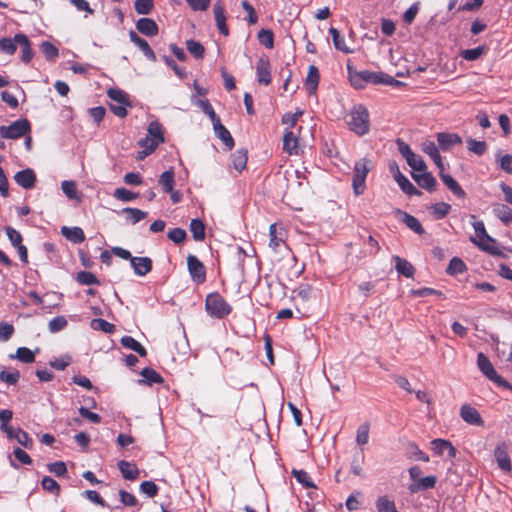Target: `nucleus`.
Listing matches in <instances>:
<instances>
[{
    "label": "nucleus",
    "mask_w": 512,
    "mask_h": 512,
    "mask_svg": "<svg viewBox=\"0 0 512 512\" xmlns=\"http://www.w3.org/2000/svg\"><path fill=\"white\" fill-rule=\"evenodd\" d=\"M346 123L356 135H366L370 130V117L367 108L362 104L354 105L348 114Z\"/></svg>",
    "instance_id": "1"
},
{
    "label": "nucleus",
    "mask_w": 512,
    "mask_h": 512,
    "mask_svg": "<svg viewBox=\"0 0 512 512\" xmlns=\"http://www.w3.org/2000/svg\"><path fill=\"white\" fill-rule=\"evenodd\" d=\"M472 226L475 231V236L470 238V241L475 244L480 250L492 255V256H498V257H504L503 252L498 246L494 245H484V240L490 241L493 244H496V239L491 237L486 229L484 222L481 220L475 221L472 223Z\"/></svg>",
    "instance_id": "2"
},
{
    "label": "nucleus",
    "mask_w": 512,
    "mask_h": 512,
    "mask_svg": "<svg viewBox=\"0 0 512 512\" xmlns=\"http://www.w3.org/2000/svg\"><path fill=\"white\" fill-rule=\"evenodd\" d=\"M205 309L208 315L216 319H223L232 311L231 306L218 292L207 295Z\"/></svg>",
    "instance_id": "3"
},
{
    "label": "nucleus",
    "mask_w": 512,
    "mask_h": 512,
    "mask_svg": "<svg viewBox=\"0 0 512 512\" xmlns=\"http://www.w3.org/2000/svg\"><path fill=\"white\" fill-rule=\"evenodd\" d=\"M160 142V124L157 121H153L148 126V135L147 137L140 139L138 144L143 148L142 151L138 153L137 159L142 160L147 155H149L154 149L157 147Z\"/></svg>",
    "instance_id": "4"
},
{
    "label": "nucleus",
    "mask_w": 512,
    "mask_h": 512,
    "mask_svg": "<svg viewBox=\"0 0 512 512\" xmlns=\"http://www.w3.org/2000/svg\"><path fill=\"white\" fill-rule=\"evenodd\" d=\"M477 365L479 370L498 386L512 390V384L497 374L489 358L482 352L477 355Z\"/></svg>",
    "instance_id": "5"
},
{
    "label": "nucleus",
    "mask_w": 512,
    "mask_h": 512,
    "mask_svg": "<svg viewBox=\"0 0 512 512\" xmlns=\"http://www.w3.org/2000/svg\"><path fill=\"white\" fill-rule=\"evenodd\" d=\"M370 163V160L366 158H362L355 162L354 168H353V178H352V187L354 194L356 196H359L364 193V190L366 188V177L370 170L368 164Z\"/></svg>",
    "instance_id": "6"
},
{
    "label": "nucleus",
    "mask_w": 512,
    "mask_h": 512,
    "mask_svg": "<svg viewBox=\"0 0 512 512\" xmlns=\"http://www.w3.org/2000/svg\"><path fill=\"white\" fill-rule=\"evenodd\" d=\"M396 145L399 153L406 160L407 164L412 168V172L419 173L424 172V170L427 169L424 160L420 156L416 155L406 142L398 138L396 140Z\"/></svg>",
    "instance_id": "7"
},
{
    "label": "nucleus",
    "mask_w": 512,
    "mask_h": 512,
    "mask_svg": "<svg viewBox=\"0 0 512 512\" xmlns=\"http://www.w3.org/2000/svg\"><path fill=\"white\" fill-rule=\"evenodd\" d=\"M348 78L355 89H363L367 83L375 84L377 81V72L369 70H356L352 65L347 64Z\"/></svg>",
    "instance_id": "8"
},
{
    "label": "nucleus",
    "mask_w": 512,
    "mask_h": 512,
    "mask_svg": "<svg viewBox=\"0 0 512 512\" xmlns=\"http://www.w3.org/2000/svg\"><path fill=\"white\" fill-rule=\"evenodd\" d=\"M30 131L27 119H19L8 126H0V136L5 139H18Z\"/></svg>",
    "instance_id": "9"
},
{
    "label": "nucleus",
    "mask_w": 512,
    "mask_h": 512,
    "mask_svg": "<svg viewBox=\"0 0 512 512\" xmlns=\"http://www.w3.org/2000/svg\"><path fill=\"white\" fill-rule=\"evenodd\" d=\"M187 267L189 274L191 276V279L197 283L201 284L204 283L206 280V268L204 264L195 256V255H188L187 257Z\"/></svg>",
    "instance_id": "10"
},
{
    "label": "nucleus",
    "mask_w": 512,
    "mask_h": 512,
    "mask_svg": "<svg viewBox=\"0 0 512 512\" xmlns=\"http://www.w3.org/2000/svg\"><path fill=\"white\" fill-rule=\"evenodd\" d=\"M174 172L172 169L162 172V190L169 193L173 203H178L182 199V194L173 189Z\"/></svg>",
    "instance_id": "11"
},
{
    "label": "nucleus",
    "mask_w": 512,
    "mask_h": 512,
    "mask_svg": "<svg viewBox=\"0 0 512 512\" xmlns=\"http://www.w3.org/2000/svg\"><path fill=\"white\" fill-rule=\"evenodd\" d=\"M460 416L466 423L474 426H483L484 421L476 408L469 404H463L460 408Z\"/></svg>",
    "instance_id": "12"
},
{
    "label": "nucleus",
    "mask_w": 512,
    "mask_h": 512,
    "mask_svg": "<svg viewBox=\"0 0 512 512\" xmlns=\"http://www.w3.org/2000/svg\"><path fill=\"white\" fill-rule=\"evenodd\" d=\"M257 81L265 86L271 83V67L267 57H260L256 63Z\"/></svg>",
    "instance_id": "13"
},
{
    "label": "nucleus",
    "mask_w": 512,
    "mask_h": 512,
    "mask_svg": "<svg viewBox=\"0 0 512 512\" xmlns=\"http://www.w3.org/2000/svg\"><path fill=\"white\" fill-rule=\"evenodd\" d=\"M411 176L421 188L428 192L435 191L437 181L430 172H427L426 170L419 173L411 172Z\"/></svg>",
    "instance_id": "14"
},
{
    "label": "nucleus",
    "mask_w": 512,
    "mask_h": 512,
    "mask_svg": "<svg viewBox=\"0 0 512 512\" xmlns=\"http://www.w3.org/2000/svg\"><path fill=\"white\" fill-rule=\"evenodd\" d=\"M396 216L401 222H403L408 228H410L416 234L422 235L425 231L420 221L413 215L397 209L395 211Z\"/></svg>",
    "instance_id": "15"
},
{
    "label": "nucleus",
    "mask_w": 512,
    "mask_h": 512,
    "mask_svg": "<svg viewBox=\"0 0 512 512\" xmlns=\"http://www.w3.org/2000/svg\"><path fill=\"white\" fill-rule=\"evenodd\" d=\"M436 137L438 145L443 151H449L455 145L462 143V138L456 133L440 132Z\"/></svg>",
    "instance_id": "16"
},
{
    "label": "nucleus",
    "mask_w": 512,
    "mask_h": 512,
    "mask_svg": "<svg viewBox=\"0 0 512 512\" xmlns=\"http://www.w3.org/2000/svg\"><path fill=\"white\" fill-rule=\"evenodd\" d=\"M213 13L216 22V26L221 34L224 36L229 35V29L226 24L225 8L221 1H217L213 5Z\"/></svg>",
    "instance_id": "17"
},
{
    "label": "nucleus",
    "mask_w": 512,
    "mask_h": 512,
    "mask_svg": "<svg viewBox=\"0 0 512 512\" xmlns=\"http://www.w3.org/2000/svg\"><path fill=\"white\" fill-rule=\"evenodd\" d=\"M14 181L24 189H31L36 182L35 172L31 168H26L14 175Z\"/></svg>",
    "instance_id": "18"
},
{
    "label": "nucleus",
    "mask_w": 512,
    "mask_h": 512,
    "mask_svg": "<svg viewBox=\"0 0 512 512\" xmlns=\"http://www.w3.org/2000/svg\"><path fill=\"white\" fill-rule=\"evenodd\" d=\"M431 449L436 455H443L447 452L448 456L454 458L456 456V449L450 441L437 438L431 441Z\"/></svg>",
    "instance_id": "19"
},
{
    "label": "nucleus",
    "mask_w": 512,
    "mask_h": 512,
    "mask_svg": "<svg viewBox=\"0 0 512 512\" xmlns=\"http://www.w3.org/2000/svg\"><path fill=\"white\" fill-rule=\"evenodd\" d=\"M422 150L433 160L439 171L445 170L443 159L439 153V149L433 141L424 142L422 144Z\"/></svg>",
    "instance_id": "20"
},
{
    "label": "nucleus",
    "mask_w": 512,
    "mask_h": 512,
    "mask_svg": "<svg viewBox=\"0 0 512 512\" xmlns=\"http://www.w3.org/2000/svg\"><path fill=\"white\" fill-rule=\"evenodd\" d=\"M212 124L215 135L223 142L228 150H231L235 143L228 129L221 123L220 119Z\"/></svg>",
    "instance_id": "21"
},
{
    "label": "nucleus",
    "mask_w": 512,
    "mask_h": 512,
    "mask_svg": "<svg viewBox=\"0 0 512 512\" xmlns=\"http://www.w3.org/2000/svg\"><path fill=\"white\" fill-rule=\"evenodd\" d=\"M439 176L446 187L458 198L465 199L467 194L463 190V188L459 185V183L450 175L444 173V171H439Z\"/></svg>",
    "instance_id": "22"
},
{
    "label": "nucleus",
    "mask_w": 512,
    "mask_h": 512,
    "mask_svg": "<svg viewBox=\"0 0 512 512\" xmlns=\"http://www.w3.org/2000/svg\"><path fill=\"white\" fill-rule=\"evenodd\" d=\"M320 80L319 70L316 66L310 65L308 74L305 81V87L310 95L316 94L318 84Z\"/></svg>",
    "instance_id": "23"
},
{
    "label": "nucleus",
    "mask_w": 512,
    "mask_h": 512,
    "mask_svg": "<svg viewBox=\"0 0 512 512\" xmlns=\"http://www.w3.org/2000/svg\"><path fill=\"white\" fill-rule=\"evenodd\" d=\"M129 38L131 42H133L135 45L139 47V49L143 52V54L150 60L156 61V55L153 52V50L150 48L148 42L141 37L138 36V34L131 30L129 32Z\"/></svg>",
    "instance_id": "24"
},
{
    "label": "nucleus",
    "mask_w": 512,
    "mask_h": 512,
    "mask_svg": "<svg viewBox=\"0 0 512 512\" xmlns=\"http://www.w3.org/2000/svg\"><path fill=\"white\" fill-rule=\"evenodd\" d=\"M130 263L134 272L139 276L146 275L152 268L151 259L148 257H133Z\"/></svg>",
    "instance_id": "25"
},
{
    "label": "nucleus",
    "mask_w": 512,
    "mask_h": 512,
    "mask_svg": "<svg viewBox=\"0 0 512 512\" xmlns=\"http://www.w3.org/2000/svg\"><path fill=\"white\" fill-rule=\"evenodd\" d=\"M392 259L395 262V269L398 274L406 278H412L414 276L415 268L409 261L400 256H393Z\"/></svg>",
    "instance_id": "26"
},
{
    "label": "nucleus",
    "mask_w": 512,
    "mask_h": 512,
    "mask_svg": "<svg viewBox=\"0 0 512 512\" xmlns=\"http://www.w3.org/2000/svg\"><path fill=\"white\" fill-rule=\"evenodd\" d=\"M15 41L22 47V61L24 63H29L33 58V51L28 37L25 34L18 33L15 35Z\"/></svg>",
    "instance_id": "27"
},
{
    "label": "nucleus",
    "mask_w": 512,
    "mask_h": 512,
    "mask_svg": "<svg viewBox=\"0 0 512 512\" xmlns=\"http://www.w3.org/2000/svg\"><path fill=\"white\" fill-rule=\"evenodd\" d=\"M436 482H437L436 476H426V477L419 479L418 482L410 484L408 489L411 493H417L419 491H424V490L434 488L436 485Z\"/></svg>",
    "instance_id": "28"
},
{
    "label": "nucleus",
    "mask_w": 512,
    "mask_h": 512,
    "mask_svg": "<svg viewBox=\"0 0 512 512\" xmlns=\"http://www.w3.org/2000/svg\"><path fill=\"white\" fill-rule=\"evenodd\" d=\"M118 468L126 480H135L139 477V469L134 463L121 460L118 462Z\"/></svg>",
    "instance_id": "29"
},
{
    "label": "nucleus",
    "mask_w": 512,
    "mask_h": 512,
    "mask_svg": "<svg viewBox=\"0 0 512 512\" xmlns=\"http://www.w3.org/2000/svg\"><path fill=\"white\" fill-rule=\"evenodd\" d=\"M494 456L501 470L510 472L512 469L511 462L507 450L503 446H497L494 451Z\"/></svg>",
    "instance_id": "30"
},
{
    "label": "nucleus",
    "mask_w": 512,
    "mask_h": 512,
    "mask_svg": "<svg viewBox=\"0 0 512 512\" xmlns=\"http://www.w3.org/2000/svg\"><path fill=\"white\" fill-rule=\"evenodd\" d=\"M137 30L146 35V36H154L158 32V26L156 22L149 18H141L136 23Z\"/></svg>",
    "instance_id": "31"
},
{
    "label": "nucleus",
    "mask_w": 512,
    "mask_h": 512,
    "mask_svg": "<svg viewBox=\"0 0 512 512\" xmlns=\"http://www.w3.org/2000/svg\"><path fill=\"white\" fill-rule=\"evenodd\" d=\"M494 215L505 225L512 223V209L506 204L493 206Z\"/></svg>",
    "instance_id": "32"
},
{
    "label": "nucleus",
    "mask_w": 512,
    "mask_h": 512,
    "mask_svg": "<svg viewBox=\"0 0 512 512\" xmlns=\"http://www.w3.org/2000/svg\"><path fill=\"white\" fill-rule=\"evenodd\" d=\"M247 160H248V156H247V150L246 149L236 150L231 155L232 166L238 172H241V171H243L246 168Z\"/></svg>",
    "instance_id": "33"
},
{
    "label": "nucleus",
    "mask_w": 512,
    "mask_h": 512,
    "mask_svg": "<svg viewBox=\"0 0 512 512\" xmlns=\"http://www.w3.org/2000/svg\"><path fill=\"white\" fill-rule=\"evenodd\" d=\"M190 231L195 241L205 240L206 226L200 218H194L191 220Z\"/></svg>",
    "instance_id": "34"
},
{
    "label": "nucleus",
    "mask_w": 512,
    "mask_h": 512,
    "mask_svg": "<svg viewBox=\"0 0 512 512\" xmlns=\"http://www.w3.org/2000/svg\"><path fill=\"white\" fill-rule=\"evenodd\" d=\"M395 181L399 185L400 189L408 196L422 195V192L416 188L404 174L402 176L398 175V178L395 179Z\"/></svg>",
    "instance_id": "35"
},
{
    "label": "nucleus",
    "mask_w": 512,
    "mask_h": 512,
    "mask_svg": "<svg viewBox=\"0 0 512 512\" xmlns=\"http://www.w3.org/2000/svg\"><path fill=\"white\" fill-rule=\"evenodd\" d=\"M329 34L332 36L334 47L337 50L346 54L352 53V50L346 45L344 37L336 28L330 27Z\"/></svg>",
    "instance_id": "36"
},
{
    "label": "nucleus",
    "mask_w": 512,
    "mask_h": 512,
    "mask_svg": "<svg viewBox=\"0 0 512 512\" xmlns=\"http://www.w3.org/2000/svg\"><path fill=\"white\" fill-rule=\"evenodd\" d=\"M62 234L74 243H81L85 240L84 232L79 227H62Z\"/></svg>",
    "instance_id": "37"
},
{
    "label": "nucleus",
    "mask_w": 512,
    "mask_h": 512,
    "mask_svg": "<svg viewBox=\"0 0 512 512\" xmlns=\"http://www.w3.org/2000/svg\"><path fill=\"white\" fill-rule=\"evenodd\" d=\"M466 271L467 266L465 262L459 257H453L446 268V273L451 276L463 274Z\"/></svg>",
    "instance_id": "38"
},
{
    "label": "nucleus",
    "mask_w": 512,
    "mask_h": 512,
    "mask_svg": "<svg viewBox=\"0 0 512 512\" xmlns=\"http://www.w3.org/2000/svg\"><path fill=\"white\" fill-rule=\"evenodd\" d=\"M119 214L124 215L125 220L130 224H136L146 216L145 212L137 208H123Z\"/></svg>",
    "instance_id": "39"
},
{
    "label": "nucleus",
    "mask_w": 512,
    "mask_h": 512,
    "mask_svg": "<svg viewBox=\"0 0 512 512\" xmlns=\"http://www.w3.org/2000/svg\"><path fill=\"white\" fill-rule=\"evenodd\" d=\"M270 242L269 246L276 250L282 243H284L283 231H278L276 224H271L269 227Z\"/></svg>",
    "instance_id": "40"
},
{
    "label": "nucleus",
    "mask_w": 512,
    "mask_h": 512,
    "mask_svg": "<svg viewBox=\"0 0 512 512\" xmlns=\"http://www.w3.org/2000/svg\"><path fill=\"white\" fill-rule=\"evenodd\" d=\"M123 347L130 349L132 351H135L140 356L146 355V349L133 337L131 336H124L120 340Z\"/></svg>",
    "instance_id": "41"
},
{
    "label": "nucleus",
    "mask_w": 512,
    "mask_h": 512,
    "mask_svg": "<svg viewBox=\"0 0 512 512\" xmlns=\"http://www.w3.org/2000/svg\"><path fill=\"white\" fill-rule=\"evenodd\" d=\"M141 379L138 380L140 385H152L153 383H160V375L153 369L144 368L141 372Z\"/></svg>",
    "instance_id": "42"
},
{
    "label": "nucleus",
    "mask_w": 512,
    "mask_h": 512,
    "mask_svg": "<svg viewBox=\"0 0 512 512\" xmlns=\"http://www.w3.org/2000/svg\"><path fill=\"white\" fill-rule=\"evenodd\" d=\"M13 413L11 410H1L0 411V428L3 432L7 434L8 438H12V434L14 432V428L8 425V422L12 419Z\"/></svg>",
    "instance_id": "43"
},
{
    "label": "nucleus",
    "mask_w": 512,
    "mask_h": 512,
    "mask_svg": "<svg viewBox=\"0 0 512 512\" xmlns=\"http://www.w3.org/2000/svg\"><path fill=\"white\" fill-rule=\"evenodd\" d=\"M486 51L485 46H478L472 49L461 51L460 56L466 61L478 60Z\"/></svg>",
    "instance_id": "44"
},
{
    "label": "nucleus",
    "mask_w": 512,
    "mask_h": 512,
    "mask_svg": "<svg viewBox=\"0 0 512 512\" xmlns=\"http://www.w3.org/2000/svg\"><path fill=\"white\" fill-rule=\"evenodd\" d=\"M61 189L67 198L71 200H79L80 196L74 181L65 180L61 183Z\"/></svg>",
    "instance_id": "45"
},
{
    "label": "nucleus",
    "mask_w": 512,
    "mask_h": 512,
    "mask_svg": "<svg viewBox=\"0 0 512 512\" xmlns=\"http://www.w3.org/2000/svg\"><path fill=\"white\" fill-rule=\"evenodd\" d=\"M466 143L467 149L478 156L483 155L487 150V144L485 141H478L473 138H468Z\"/></svg>",
    "instance_id": "46"
},
{
    "label": "nucleus",
    "mask_w": 512,
    "mask_h": 512,
    "mask_svg": "<svg viewBox=\"0 0 512 512\" xmlns=\"http://www.w3.org/2000/svg\"><path fill=\"white\" fill-rule=\"evenodd\" d=\"M297 148V138L290 130H286L283 136V149L292 154Z\"/></svg>",
    "instance_id": "47"
},
{
    "label": "nucleus",
    "mask_w": 512,
    "mask_h": 512,
    "mask_svg": "<svg viewBox=\"0 0 512 512\" xmlns=\"http://www.w3.org/2000/svg\"><path fill=\"white\" fill-rule=\"evenodd\" d=\"M431 210L435 219L440 220L445 218L449 214L451 210V205L445 202H439L432 205Z\"/></svg>",
    "instance_id": "48"
},
{
    "label": "nucleus",
    "mask_w": 512,
    "mask_h": 512,
    "mask_svg": "<svg viewBox=\"0 0 512 512\" xmlns=\"http://www.w3.org/2000/svg\"><path fill=\"white\" fill-rule=\"evenodd\" d=\"M10 358H16L23 363H32L35 360V355L30 349L26 347H20L16 350L15 355H10Z\"/></svg>",
    "instance_id": "49"
},
{
    "label": "nucleus",
    "mask_w": 512,
    "mask_h": 512,
    "mask_svg": "<svg viewBox=\"0 0 512 512\" xmlns=\"http://www.w3.org/2000/svg\"><path fill=\"white\" fill-rule=\"evenodd\" d=\"M258 40L259 42L268 49H272L274 47V34L270 29H261L258 32Z\"/></svg>",
    "instance_id": "50"
},
{
    "label": "nucleus",
    "mask_w": 512,
    "mask_h": 512,
    "mask_svg": "<svg viewBox=\"0 0 512 512\" xmlns=\"http://www.w3.org/2000/svg\"><path fill=\"white\" fill-rule=\"evenodd\" d=\"M11 439H15L20 445L24 446L25 448H31L33 444V441L29 437V435L20 428L14 429Z\"/></svg>",
    "instance_id": "51"
},
{
    "label": "nucleus",
    "mask_w": 512,
    "mask_h": 512,
    "mask_svg": "<svg viewBox=\"0 0 512 512\" xmlns=\"http://www.w3.org/2000/svg\"><path fill=\"white\" fill-rule=\"evenodd\" d=\"M376 508L378 512H398L395 503L389 500L386 496H380L376 501Z\"/></svg>",
    "instance_id": "52"
},
{
    "label": "nucleus",
    "mask_w": 512,
    "mask_h": 512,
    "mask_svg": "<svg viewBox=\"0 0 512 512\" xmlns=\"http://www.w3.org/2000/svg\"><path fill=\"white\" fill-rule=\"evenodd\" d=\"M17 45L19 44L15 41V37L13 39L8 37L0 39V51L5 54L13 55L16 52Z\"/></svg>",
    "instance_id": "53"
},
{
    "label": "nucleus",
    "mask_w": 512,
    "mask_h": 512,
    "mask_svg": "<svg viewBox=\"0 0 512 512\" xmlns=\"http://www.w3.org/2000/svg\"><path fill=\"white\" fill-rule=\"evenodd\" d=\"M113 196L115 199L122 202H130L135 200L138 197L137 193H134L126 188H117L115 189Z\"/></svg>",
    "instance_id": "54"
},
{
    "label": "nucleus",
    "mask_w": 512,
    "mask_h": 512,
    "mask_svg": "<svg viewBox=\"0 0 512 512\" xmlns=\"http://www.w3.org/2000/svg\"><path fill=\"white\" fill-rule=\"evenodd\" d=\"M187 50L190 54H192L196 59H201L204 56V47L203 45L195 40H188L186 42Z\"/></svg>",
    "instance_id": "55"
},
{
    "label": "nucleus",
    "mask_w": 512,
    "mask_h": 512,
    "mask_svg": "<svg viewBox=\"0 0 512 512\" xmlns=\"http://www.w3.org/2000/svg\"><path fill=\"white\" fill-rule=\"evenodd\" d=\"M76 280L81 285H95L99 284L97 277L89 271H80L76 275Z\"/></svg>",
    "instance_id": "56"
},
{
    "label": "nucleus",
    "mask_w": 512,
    "mask_h": 512,
    "mask_svg": "<svg viewBox=\"0 0 512 512\" xmlns=\"http://www.w3.org/2000/svg\"><path fill=\"white\" fill-rule=\"evenodd\" d=\"M91 328L94 330L103 331L105 333H112L115 329V326L101 318H96L91 321Z\"/></svg>",
    "instance_id": "57"
},
{
    "label": "nucleus",
    "mask_w": 512,
    "mask_h": 512,
    "mask_svg": "<svg viewBox=\"0 0 512 512\" xmlns=\"http://www.w3.org/2000/svg\"><path fill=\"white\" fill-rule=\"evenodd\" d=\"M292 475L295 479L301 483L306 488L315 487L314 483L311 480L310 475L305 470H296L293 469Z\"/></svg>",
    "instance_id": "58"
},
{
    "label": "nucleus",
    "mask_w": 512,
    "mask_h": 512,
    "mask_svg": "<svg viewBox=\"0 0 512 512\" xmlns=\"http://www.w3.org/2000/svg\"><path fill=\"white\" fill-rule=\"evenodd\" d=\"M40 49L48 60H55L59 55L58 48L48 41L43 42Z\"/></svg>",
    "instance_id": "59"
},
{
    "label": "nucleus",
    "mask_w": 512,
    "mask_h": 512,
    "mask_svg": "<svg viewBox=\"0 0 512 512\" xmlns=\"http://www.w3.org/2000/svg\"><path fill=\"white\" fill-rule=\"evenodd\" d=\"M108 96L112 101L116 102L117 104H130L127 94L120 89H109Z\"/></svg>",
    "instance_id": "60"
},
{
    "label": "nucleus",
    "mask_w": 512,
    "mask_h": 512,
    "mask_svg": "<svg viewBox=\"0 0 512 512\" xmlns=\"http://www.w3.org/2000/svg\"><path fill=\"white\" fill-rule=\"evenodd\" d=\"M41 485L44 490L55 494L56 496L60 493V485L51 477L45 476L42 481Z\"/></svg>",
    "instance_id": "61"
},
{
    "label": "nucleus",
    "mask_w": 512,
    "mask_h": 512,
    "mask_svg": "<svg viewBox=\"0 0 512 512\" xmlns=\"http://www.w3.org/2000/svg\"><path fill=\"white\" fill-rule=\"evenodd\" d=\"M20 378V373L18 370H12V371H5V370H2L0 372V380L9 384V385H14L18 382Z\"/></svg>",
    "instance_id": "62"
},
{
    "label": "nucleus",
    "mask_w": 512,
    "mask_h": 512,
    "mask_svg": "<svg viewBox=\"0 0 512 512\" xmlns=\"http://www.w3.org/2000/svg\"><path fill=\"white\" fill-rule=\"evenodd\" d=\"M167 237L175 244H180L186 239L187 233L184 229L177 227L171 229L167 233Z\"/></svg>",
    "instance_id": "63"
},
{
    "label": "nucleus",
    "mask_w": 512,
    "mask_h": 512,
    "mask_svg": "<svg viewBox=\"0 0 512 512\" xmlns=\"http://www.w3.org/2000/svg\"><path fill=\"white\" fill-rule=\"evenodd\" d=\"M369 440V424L364 423L357 429L356 442L359 445H365Z\"/></svg>",
    "instance_id": "64"
}]
</instances>
